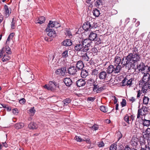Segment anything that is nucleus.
<instances>
[{
  "label": "nucleus",
  "instance_id": "f257e3e1",
  "mask_svg": "<svg viewBox=\"0 0 150 150\" xmlns=\"http://www.w3.org/2000/svg\"><path fill=\"white\" fill-rule=\"evenodd\" d=\"M132 53H129L125 57V61H124V58H123L122 60L120 57L116 56L115 59L114 63L117 65H120L119 64L121 62V64L123 67H125L128 70L134 68L135 65L136 63L140 61L141 59L140 55L138 52V50L136 47L133 48L132 50Z\"/></svg>",
  "mask_w": 150,
  "mask_h": 150
},
{
  "label": "nucleus",
  "instance_id": "f03ea898",
  "mask_svg": "<svg viewBox=\"0 0 150 150\" xmlns=\"http://www.w3.org/2000/svg\"><path fill=\"white\" fill-rule=\"evenodd\" d=\"M121 67L120 65H110L107 68L106 72L109 75L112 73L114 74H117L120 72L121 70Z\"/></svg>",
  "mask_w": 150,
  "mask_h": 150
},
{
  "label": "nucleus",
  "instance_id": "7ed1b4c3",
  "mask_svg": "<svg viewBox=\"0 0 150 150\" xmlns=\"http://www.w3.org/2000/svg\"><path fill=\"white\" fill-rule=\"evenodd\" d=\"M88 38L91 41H97L96 42L98 44H99L101 42V40H100L99 36H98V35L95 32L91 31L90 32L88 36Z\"/></svg>",
  "mask_w": 150,
  "mask_h": 150
},
{
  "label": "nucleus",
  "instance_id": "20e7f679",
  "mask_svg": "<svg viewBox=\"0 0 150 150\" xmlns=\"http://www.w3.org/2000/svg\"><path fill=\"white\" fill-rule=\"evenodd\" d=\"M95 24L93 21H90L85 22L82 26L83 29L85 31H88L92 28H96Z\"/></svg>",
  "mask_w": 150,
  "mask_h": 150
},
{
  "label": "nucleus",
  "instance_id": "39448f33",
  "mask_svg": "<svg viewBox=\"0 0 150 150\" xmlns=\"http://www.w3.org/2000/svg\"><path fill=\"white\" fill-rule=\"evenodd\" d=\"M44 88L49 91H54L56 90V85L55 82L50 81L48 85L45 84L44 86Z\"/></svg>",
  "mask_w": 150,
  "mask_h": 150
},
{
  "label": "nucleus",
  "instance_id": "423d86ee",
  "mask_svg": "<svg viewBox=\"0 0 150 150\" xmlns=\"http://www.w3.org/2000/svg\"><path fill=\"white\" fill-rule=\"evenodd\" d=\"M148 108L146 107L143 106L141 109H139L138 110L137 119L140 117L141 115L145 116L148 112Z\"/></svg>",
  "mask_w": 150,
  "mask_h": 150
},
{
  "label": "nucleus",
  "instance_id": "0eeeda50",
  "mask_svg": "<svg viewBox=\"0 0 150 150\" xmlns=\"http://www.w3.org/2000/svg\"><path fill=\"white\" fill-rule=\"evenodd\" d=\"M74 49L75 51L76 52L81 51L83 52H86L89 50L88 48H85L83 47L82 44L81 43V42H79V44L75 45L74 46Z\"/></svg>",
  "mask_w": 150,
  "mask_h": 150
},
{
  "label": "nucleus",
  "instance_id": "6e6552de",
  "mask_svg": "<svg viewBox=\"0 0 150 150\" xmlns=\"http://www.w3.org/2000/svg\"><path fill=\"white\" fill-rule=\"evenodd\" d=\"M147 67L148 66L145 65L142 62H141L139 64H137V69L141 72L146 71V72Z\"/></svg>",
  "mask_w": 150,
  "mask_h": 150
},
{
  "label": "nucleus",
  "instance_id": "1a4fd4ad",
  "mask_svg": "<svg viewBox=\"0 0 150 150\" xmlns=\"http://www.w3.org/2000/svg\"><path fill=\"white\" fill-rule=\"evenodd\" d=\"M98 78L101 80H105L108 77V76L107 72L104 70L101 71L98 74Z\"/></svg>",
  "mask_w": 150,
  "mask_h": 150
},
{
  "label": "nucleus",
  "instance_id": "9d476101",
  "mask_svg": "<svg viewBox=\"0 0 150 150\" xmlns=\"http://www.w3.org/2000/svg\"><path fill=\"white\" fill-rule=\"evenodd\" d=\"M81 42V43L82 44L83 47L85 48H88V47L90 46L92 42V41L89 38L83 40Z\"/></svg>",
  "mask_w": 150,
  "mask_h": 150
},
{
  "label": "nucleus",
  "instance_id": "9b49d317",
  "mask_svg": "<svg viewBox=\"0 0 150 150\" xmlns=\"http://www.w3.org/2000/svg\"><path fill=\"white\" fill-rule=\"evenodd\" d=\"M139 142V139L136 137H133L131 140L130 143L131 145L135 148H136Z\"/></svg>",
  "mask_w": 150,
  "mask_h": 150
},
{
  "label": "nucleus",
  "instance_id": "f8f14e48",
  "mask_svg": "<svg viewBox=\"0 0 150 150\" xmlns=\"http://www.w3.org/2000/svg\"><path fill=\"white\" fill-rule=\"evenodd\" d=\"M150 74L148 73H144V76L142 78V82H140V83H143L145 84H146V83L149 81L150 77Z\"/></svg>",
  "mask_w": 150,
  "mask_h": 150
},
{
  "label": "nucleus",
  "instance_id": "ddd939ff",
  "mask_svg": "<svg viewBox=\"0 0 150 150\" xmlns=\"http://www.w3.org/2000/svg\"><path fill=\"white\" fill-rule=\"evenodd\" d=\"M86 83V82L84 80L81 79L77 80L76 82V85L78 87L84 86Z\"/></svg>",
  "mask_w": 150,
  "mask_h": 150
},
{
  "label": "nucleus",
  "instance_id": "4468645a",
  "mask_svg": "<svg viewBox=\"0 0 150 150\" xmlns=\"http://www.w3.org/2000/svg\"><path fill=\"white\" fill-rule=\"evenodd\" d=\"M77 71V69L74 66H70L68 69V73L70 75H74Z\"/></svg>",
  "mask_w": 150,
  "mask_h": 150
},
{
  "label": "nucleus",
  "instance_id": "2eb2a0df",
  "mask_svg": "<svg viewBox=\"0 0 150 150\" xmlns=\"http://www.w3.org/2000/svg\"><path fill=\"white\" fill-rule=\"evenodd\" d=\"M45 30L48 33H47V35L50 37L54 38L57 36V33L56 31L53 28L50 29V30H48V31L46 29H45Z\"/></svg>",
  "mask_w": 150,
  "mask_h": 150
},
{
  "label": "nucleus",
  "instance_id": "dca6fc26",
  "mask_svg": "<svg viewBox=\"0 0 150 150\" xmlns=\"http://www.w3.org/2000/svg\"><path fill=\"white\" fill-rule=\"evenodd\" d=\"M63 82L66 86L69 87L72 85L71 79L70 78H66L63 80Z\"/></svg>",
  "mask_w": 150,
  "mask_h": 150
},
{
  "label": "nucleus",
  "instance_id": "f3484780",
  "mask_svg": "<svg viewBox=\"0 0 150 150\" xmlns=\"http://www.w3.org/2000/svg\"><path fill=\"white\" fill-rule=\"evenodd\" d=\"M84 67L83 62L82 61L79 60L77 62L76 67L77 69L79 70L83 68Z\"/></svg>",
  "mask_w": 150,
  "mask_h": 150
},
{
  "label": "nucleus",
  "instance_id": "a211bd4d",
  "mask_svg": "<svg viewBox=\"0 0 150 150\" xmlns=\"http://www.w3.org/2000/svg\"><path fill=\"white\" fill-rule=\"evenodd\" d=\"M72 45L71 40L70 39H67L64 40L62 42V45L65 46H71Z\"/></svg>",
  "mask_w": 150,
  "mask_h": 150
},
{
  "label": "nucleus",
  "instance_id": "6ab92c4d",
  "mask_svg": "<svg viewBox=\"0 0 150 150\" xmlns=\"http://www.w3.org/2000/svg\"><path fill=\"white\" fill-rule=\"evenodd\" d=\"M24 126V124L22 122H19L15 124L14 125V127L17 129L22 128Z\"/></svg>",
  "mask_w": 150,
  "mask_h": 150
},
{
  "label": "nucleus",
  "instance_id": "aec40b11",
  "mask_svg": "<svg viewBox=\"0 0 150 150\" xmlns=\"http://www.w3.org/2000/svg\"><path fill=\"white\" fill-rule=\"evenodd\" d=\"M142 123L144 126L148 127L150 125V120H147L145 118L142 119Z\"/></svg>",
  "mask_w": 150,
  "mask_h": 150
},
{
  "label": "nucleus",
  "instance_id": "412c9836",
  "mask_svg": "<svg viewBox=\"0 0 150 150\" xmlns=\"http://www.w3.org/2000/svg\"><path fill=\"white\" fill-rule=\"evenodd\" d=\"M53 27H55L54 22L50 21L46 29L48 31L50 30V29H51Z\"/></svg>",
  "mask_w": 150,
  "mask_h": 150
},
{
  "label": "nucleus",
  "instance_id": "4be33fe9",
  "mask_svg": "<svg viewBox=\"0 0 150 150\" xmlns=\"http://www.w3.org/2000/svg\"><path fill=\"white\" fill-rule=\"evenodd\" d=\"M37 125L34 122H31L28 125V128L31 129H35L38 128Z\"/></svg>",
  "mask_w": 150,
  "mask_h": 150
},
{
  "label": "nucleus",
  "instance_id": "5701e85b",
  "mask_svg": "<svg viewBox=\"0 0 150 150\" xmlns=\"http://www.w3.org/2000/svg\"><path fill=\"white\" fill-rule=\"evenodd\" d=\"M88 75V73L87 70L84 69L81 70V75L82 78H85Z\"/></svg>",
  "mask_w": 150,
  "mask_h": 150
},
{
  "label": "nucleus",
  "instance_id": "b1692460",
  "mask_svg": "<svg viewBox=\"0 0 150 150\" xmlns=\"http://www.w3.org/2000/svg\"><path fill=\"white\" fill-rule=\"evenodd\" d=\"M82 59L84 62H88L90 61V58L88 56L86 53L81 56Z\"/></svg>",
  "mask_w": 150,
  "mask_h": 150
},
{
  "label": "nucleus",
  "instance_id": "393cba45",
  "mask_svg": "<svg viewBox=\"0 0 150 150\" xmlns=\"http://www.w3.org/2000/svg\"><path fill=\"white\" fill-rule=\"evenodd\" d=\"M4 9L6 15H9V13H11V9L10 8H8V6L6 5L4 6Z\"/></svg>",
  "mask_w": 150,
  "mask_h": 150
},
{
  "label": "nucleus",
  "instance_id": "a878e982",
  "mask_svg": "<svg viewBox=\"0 0 150 150\" xmlns=\"http://www.w3.org/2000/svg\"><path fill=\"white\" fill-rule=\"evenodd\" d=\"M2 49L3 51V52H4V51L6 52V53L11 54V53L10 48L8 46H6L4 47H3Z\"/></svg>",
  "mask_w": 150,
  "mask_h": 150
},
{
  "label": "nucleus",
  "instance_id": "bb28decb",
  "mask_svg": "<svg viewBox=\"0 0 150 150\" xmlns=\"http://www.w3.org/2000/svg\"><path fill=\"white\" fill-rule=\"evenodd\" d=\"M71 100L69 98H67L64 100H63L62 101L63 103L64 106H67L68 104L71 103Z\"/></svg>",
  "mask_w": 150,
  "mask_h": 150
},
{
  "label": "nucleus",
  "instance_id": "cd10ccee",
  "mask_svg": "<svg viewBox=\"0 0 150 150\" xmlns=\"http://www.w3.org/2000/svg\"><path fill=\"white\" fill-rule=\"evenodd\" d=\"M93 15L95 17H98L100 15L99 11L97 8L93 9Z\"/></svg>",
  "mask_w": 150,
  "mask_h": 150
},
{
  "label": "nucleus",
  "instance_id": "c85d7f7f",
  "mask_svg": "<svg viewBox=\"0 0 150 150\" xmlns=\"http://www.w3.org/2000/svg\"><path fill=\"white\" fill-rule=\"evenodd\" d=\"M38 21H39L37 22V23H39L40 24H42L45 22V18L43 16H40L38 18Z\"/></svg>",
  "mask_w": 150,
  "mask_h": 150
},
{
  "label": "nucleus",
  "instance_id": "c756f323",
  "mask_svg": "<svg viewBox=\"0 0 150 150\" xmlns=\"http://www.w3.org/2000/svg\"><path fill=\"white\" fill-rule=\"evenodd\" d=\"M144 133V135H145L146 137L149 138L150 137V128H148Z\"/></svg>",
  "mask_w": 150,
  "mask_h": 150
},
{
  "label": "nucleus",
  "instance_id": "7c9ffc66",
  "mask_svg": "<svg viewBox=\"0 0 150 150\" xmlns=\"http://www.w3.org/2000/svg\"><path fill=\"white\" fill-rule=\"evenodd\" d=\"M29 111L30 115L31 116H33L35 112V110L34 109V107L31 108L29 110Z\"/></svg>",
  "mask_w": 150,
  "mask_h": 150
},
{
  "label": "nucleus",
  "instance_id": "2f4dec72",
  "mask_svg": "<svg viewBox=\"0 0 150 150\" xmlns=\"http://www.w3.org/2000/svg\"><path fill=\"white\" fill-rule=\"evenodd\" d=\"M100 109L101 111L104 112H106L108 110L107 107L104 105L100 106Z\"/></svg>",
  "mask_w": 150,
  "mask_h": 150
},
{
  "label": "nucleus",
  "instance_id": "473e14b6",
  "mask_svg": "<svg viewBox=\"0 0 150 150\" xmlns=\"http://www.w3.org/2000/svg\"><path fill=\"white\" fill-rule=\"evenodd\" d=\"M143 104L147 105L148 103V102L149 100V99L147 97H146L144 96L143 97Z\"/></svg>",
  "mask_w": 150,
  "mask_h": 150
},
{
  "label": "nucleus",
  "instance_id": "72a5a7b5",
  "mask_svg": "<svg viewBox=\"0 0 150 150\" xmlns=\"http://www.w3.org/2000/svg\"><path fill=\"white\" fill-rule=\"evenodd\" d=\"M96 81L92 79H90L87 81V83L88 84H89L90 86H93Z\"/></svg>",
  "mask_w": 150,
  "mask_h": 150
},
{
  "label": "nucleus",
  "instance_id": "f704fd0d",
  "mask_svg": "<svg viewBox=\"0 0 150 150\" xmlns=\"http://www.w3.org/2000/svg\"><path fill=\"white\" fill-rule=\"evenodd\" d=\"M94 2V6L96 7H99L100 5L102 2L100 0H95Z\"/></svg>",
  "mask_w": 150,
  "mask_h": 150
},
{
  "label": "nucleus",
  "instance_id": "c9c22d12",
  "mask_svg": "<svg viewBox=\"0 0 150 150\" xmlns=\"http://www.w3.org/2000/svg\"><path fill=\"white\" fill-rule=\"evenodd\" d=\"M98 70L96 69H94L92 70L91 74L92 75L96 76L97 77H98V74H99Z\"/></svg>",
  "mask_w": 150,
  "mask_h": 150
},
{
  "label": "nucleus",
  "instance_id": "e433bc0d",
  "mask_svg": "<svg viewBox=\"0 0 150 150\" xmlns=\"http://www.w3.org/2000/svg\"><path fill=\"white\" fill-rule=\"evenodd\" d=\"M117 149V144L115 143L112 144L110 147V150H116Z\"/></svg>",
  "mask_w": 150,
  "mask_h": 150
},
{
  "label": "nucleus",
  "instance_id": "4c0bfd02",
  "mask_svg": "<svg viewBox=\"0 0 150 150\" xmlns=\"http://www.w3.org/2000/svg\"><path fill=\"white\" fill-rule=\"evenodd\" d=\"M68 51L66 50L64 51L62 53V58L66 59L68 56Z\"/></svg>",
  "mask_w": 150,
  "mask_h": 150
},
{
  "label": "nucleus",
  "instance_id": "58836bf2",
  "mask_svg": "<svg viewBox=\"0 0 150 150\" xmlns=\"http://www.w3.org/2000/svg\"><path fill=\"white\" fill-rule=\"evenodd\" d=\"M93 91L96 90L99 87V83H98L97 82H96L93 85Z\"/></svg>",
  "mask_w": 150,
  "mask_h": 150
},
{
  "label": "nucleus",
  "instance_id": "ea45409f",
  "mask_svg": "<svg viewBox=\"0 0 150 150\" xmlns=\"http://www.w3.org/2000/svg\"><path fill=\"white\" fill-rule=\"evenodd\" d=\"M14 35V33H12L10 34L9 35L7 40L6 42V43H7V42L9 41L11 39L13 38Z\"/></svg>",
  "mask_w": 150,
  "mask_h": 150
},
{
  "label": "nucleus",
  "instance_id": "a19ab883",
  "mask_svg": "<svg viewBox=\"0 0 150 150\" xmlns=\"http://www.w3.org/2000/svg\"><path fill=\"white\" fill-rule=\"evenodd\" d=\"M125 121L128 124H129V117L128 115L127 114H126L124 117V118Z\"/></svg>",
  "mask_w": 150,
  "mask_h": 150
},
{
  "label": "nucleus",
  "instance_id": "79ce46f5",
  "mask_svg": "<svg viewBox=\"0 0 150 150\" xmlns=\"http://www.w3.org/2000/svg\"><path fill=\"white\" fill-rule=\"evenodd\" d=\"M141 85H143V86L142 88V91H143V93H144V92H146L147 91V86L145 84H144L143 83H142Z\"/></svg>",
  "mask_w": 150,
  "mask_h": 150
},
{
  "label": "nucleus",
  "instance_id": "37998d69",
  "mask_svg": "<svg viewBox=\"0 0 150 150\" xmlns=\"http://www.w3.org/2000/svg\"><path fill=\"white\" fill-rule=\"evenodd\" d=\"M74 139L77 141L80 142L85 141L84 139H81L80 137L77 136H76L74 138Z\"/></svg>",
  "mask_w": 150,
  "mask_h": 150
},
{
  "label": "nucleus",
  "instance_id": "c03bdc74",
  "mask_svg": "<svg viewBox=\"0 0 150 150\" xmlns=\"http://www.w3.org/2000/svg\"><path fill=\"white\" fill-rule=\"evenodd\" d=\"M133 80V79H130L129 80H127V86H129V87L131 86L132 85V81Z\"/></svg>",
  "mask_w": 150,
  "mask_h": 150
},
{
  "label": "nucleus",
  "instance_id": "a18cd8bd",
  "mask_svg": "<svg viewBox=\"0 0 150 150\" xmlns=\"http://www.w3.org/2000/svg\"><path fill=\"white\" fill-rule=\"evenodd\" d=\"M99 128L98 125L96 124H94L92 126L90 127V128L92 130H96L98 129Z\"/></svg>",
  "mask_w": 150,
  "mask_h": 150
},
{
  "label": "nucleus",
  "instance_id": "49530a36",
  "mask_svg": "<svg viewBox=\"0 0 150 150\" xmlns=\"http://www.w3.org/2000/svg\"><path fill=\"white\" fill-rule=\"evenodd\" d=\"M127 79L126 78H125L122 81V86H127Z\"/></svg>",
  "mask_w": 150,
  "mask_h": 150
},
{
  "label": "nucleus",
  "instance_id": "de8ad7c7",
  "mask_svg": "<svg viewBox=\"0 0 150 150\" xmlns=\"http://www.w3.org/2000/svg\"><path fill=\"white\" fill-rule=\"evenodd\" d=\"M104 89L105 88L104 86L99 87L96 90V92L97 93H99L102 91L104 90Z\"/></svg>",
  "mask_w": 150,
  "mask_h": 150
},
{
  "label": "nucleus",
  "instance_id": "09e8293b",
  "mask_svg": "<svg viewBox=\"0 0 150 150\" xmlns=\"http://www.w3.org/2000/svg\"><path fill=\"white\" fill-rule=\"evenodd\" d=\"M139 120L138 121L137 119L135 121V124L133 125V126L134 127L138 128L139 125Z\"/></svg>",
  "mask_w": 150,
  "mask_h": 150
},
{
  "label": "nucleus",
  "instance_id": "8fccbe9b",
  "mask_svg": "<svg viewBox=\"0 0 150 150\" xmlns=\"http://www.w3.org/2000/svg\"><path fill=\"white\" fill-rule=\"evenodd\" d=\"M140 150H148V145H145L144 146L143 145H141V147H140Z\"/></svg>",
  "mask_w": 150,
  "mask_h": 150
},
{
  "label": "nucleus",
  "instance_id": "3c124183",
  "mask_svg": "<svg viewBox=\"0 0 150 150\" xmlns=\"http://www.w3.org/2000/svg\"><path fill=\"white\" fill-rule=\"evenodd\" d=\"M121 105L122 107H123L126 106V101L125 99H122V102L121 103Z\"/></svg>",
  "mask_w": 150,
  "mask_h": 150
},
{
  "label": "nucleus",
  "instance_id": "603ef678",
  "mask_svg": "<svg viewBox=\"0 0 150 150\" xmlns=\"http://www.w3.org/2000/svg\"><path fill=\"white\" fill-rule=\"evenodd\" d=\"M55 73L57 75L61 74L63 76V74L62 72L60 69H58L56 70L55 72Z\"/></svg>",
  "mask_w": 150,
  "mask_h": 150
},
{
  "label": "nucleus",
  "instance_id": "864d4df0",
  "mask_svg": "<svg viewBox=\"0 0 150 150\" xmlns=\"http://www.w3.org/2000/svg\"><path fill=\"white\" fill-rule=\"evenodd\" d=\"M60 69L63 74V75H64L65 74V73L66 71V67H62L61 68H60Z\"/></svg>",
  "mask_w": 150,
  "mask_h": 150
},
{
  "label": "nucleus",
  "instance_id": "5fc2aeb1",
  "mask_svg": "<svg viewBox=\"0 0 150 150\" xmlns=\"http://www.w3.org/2000/svg\"><path fill=\"white\" fill-rule=\"evenodd\" d=\"M11 28L12 29H14L15 28L16 26L15 23L14 22V18H13L11 24Z\"/></svg>",
  "mask_w": 150,
  "mask_h": 150
},
{
  "label": "nucleus",
  "instance_id": "6e6d98bb",
  "mask_svg": "<svg viewBox=\"0 0 150 150\" xmlns=\"http://www.w3.org/2000/svg\"><path fill=\"white\" fill-rule=\"evenodd\" d=\"M54 24L55 27L56 28H57L60 26V23L57 21H54Z\"/></svg>",
  "mask_w": 150,
  "mask_h": 150
},
{
  "label": "nucleus",
  "instance_id": "4d7b16f0",
  "mask_svg": "<svg viewBox=\"0 0 150 150\" xmlns=\"http://www.w3.org/2000/svg\"><path fill=\"white\" fill-rule=\"evenodd\" d=\"M135 117V116L134 115H131L130 117H129V119H130V121L132 120L131 122V124L132 125V122L133 120H134V118Z\"/></svg>",
  "mask_w": 150,
  "mask_h": 150
},
{
  "label": "nucleus",
  "instance_id": "13d9d810",
  "mask_svg": "<svg viewBox=\"0 0 150 150\" xmlns=\"http://www.w3.org/2000/svg\"><path fill=\"white\" fill-rule=\"evenodd\" d=\"M95 99V97H89L87 99V101H90L92 102Z\"/></svg>",
  "mask_w": 150,
  "mask_h": 150
},
{
  "label": "nucleus",
  "instance_id": "bf43d9fd",
  "mask_svg": "<svg viewBox=\"0 0 150 150\" xmlns=\"http://www.w3.org/2000/svg\"><path fill=\"white\" fill-rule=\"evenodd\" d=\"M66 34H67V35H68L70 37V36H72V34L71 33V32L70 31L68 30H66Z\"/></svg>",
  "mask_w": 150,
  "mask_h": 150
},
{
  "label": "nucleus",
  "instance_id": "052dcab7",
  "mask_svg": "<svg viewBox=\"0 0 150 150\" xmlns=\"http://www.w3.org/2000/svg\"><path fill=\"white\" fill-rule=\"evenodd\" d=\"M19 102L21 104H24L25 103V100L24 98H23L19 100Z\"/></svg>",
  "mask_w": 150,
  "mask_h": 150
},
{
  "label": "nucleus",
  "instance_id": "680f3d73",
  "mask_svg": "<svg viewBox=\"0 0 150 150\" xmlns=\"http://www.w3.org/2000/svg\"><path fill=\"white\" fill-rule=\"evenodd\" d=\"M104 144L103 141H101L98 143V146L99 147H101L104 146Z\"/></svg>",
  "mask_w": 150,
  "mask_h": 150
},
{
  "label": "nucleus",
  "instance_id": "e2e57ef3",
  "mask_svg": "<svg viewBox=\"0 0 150 150\" xmlns=\"http://www.w3.org/2000/svg\"><path fill=\"white\" fill-rule=\"evenodd\" d=\"M78 80L77 79V77H75V78H74L72 79H71L72 81V84H73V83L74 84H75L76 83V81Z\"/></svg>",
  "mask_w": 150,
  "mask_h": 150
},
{
  "label": "nucleus",
  "instance_id": "0e129e2a",
  "mask_svg": "<svg viewBox=\"0 0 150 150\" xmlns=\"http://www.w3.org/2000/svg\"><path fill=\"white\" fill-rule=\"evenodd\" d=\"M12 111L13 112L14 114L17 115L18 113V110L16 108L13 109L12 110Z\"/></svg>",
  "mask_w": 150,
  "mask_h": 150
},
{
  "label": "nucleus",
  "instance_id": "69168bd1",
  "mask_svg": "<svg viewBox=\"0 0 150 150\" xmlns=\"http://www.w3.org/2000/svg\"><path fill=\"white\" fill-rule=\"evenodd\" d=\"M117 135H118V140H119L122 138V135L120 132H118L117 133Z\"/></svg>",
  "mask_w": 150,
  "mask_h": 150
},
{
  "label": "nucleus",
  "instance_id": "338daca9",
  "mask_svg": "<svg viewBox=\"0 0 150 150\" xmlns=\"http://www.w3.org/2000/svg\"><path fill=\"white\" fill-rule=\"evenodd\" d=\"M142 94V92L140 90L138 91H137V98H139L140 97V96Z\"/></svg>",
  "mask_w": 150,
  "mask_h": 150
},
{
  "label": "nucleus",
  "instance_id": "774afa93",
  "mask_svg": "<svg viewBox=\"0 0 150 150\" xmlns=\"http://www.w3.org/2000/svg\"><path fill=\"white\" fill-rule=\"evenodd\" d=\"M129 101L130 102H132V103H133V102L135 101V98L133 97H131L129 99Z\"/></svg>",
  "mask_w": 150,
  "mask_h": 150
}]
</instances>
